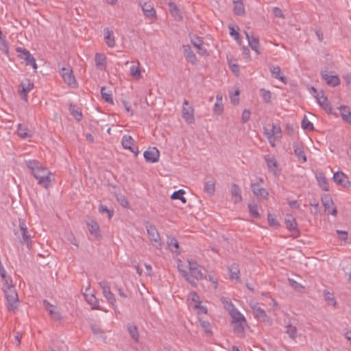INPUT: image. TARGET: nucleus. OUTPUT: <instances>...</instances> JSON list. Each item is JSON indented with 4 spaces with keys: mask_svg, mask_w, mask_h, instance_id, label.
I'll return each instance as SVG.
<instances>
[{
    "mask_svg": "<svg viewBox=\"0 0 351 351\" xmlns=\"http://www.w3.org/2000/svg\"><path fill=\"white\" fill-rule=\"evenodd\" d=\"M25 163L38 184L47 189L51 186V183L54 181V177L47 168L44 167L39 161L35 160H27Z\"/></svg>",
    "mask_w": 351,
    "mask_h": 351,
    "instance_id": "1",
    "label": "nucleus"
},
{
    "mask_svg": "<svg viewBox=\"0 0 351 351\" xmlns=\"http://www.w3.org/2000/svg\"><path fill=\"white\" fill-rule=\"evenodd\" d=\"M189 272L178 267V270L185 280L193 287L197 286V280L207 279V276L199 269V265L194 260H189Z\"/></svg>",
    "mask_w": 351,
    "mask_h": 351,
    "instance_id": "2",
    "label": "nucleus"
},
{
    "mask_svg": "<svg viewBox=\"0 0 351 351\" xmlns=\"http://www.w3.org/2000/svg\"><path fill=\"white\" fill-rule=\"evenodd\" d=\"M145 226L147 230L148 238L153 246L157 249H161L162 245V241L160 234L156 226L148 221L145 223Z\"/></svg>",
    "mask_w": 351,
    "mask_h": 351,
    "instance_id": "3",
    "label": "nucleus"
},
{
    "mask_svg": "<svg viewBox=\"0 0 351 351\" xmlns=\"http://www.w3.org/2000/svg\"><path fill=\"white\" fill-rule=\"evenodd\" d=\"M4 292L7 300V308L8 311H14L17 308V304L19 302L18 294L14 287H8L4 290Z\"/></svg>",
    "mask_w": 351,
    "mask_h": 351,
    "instance_id": "4",
    "label": "nucleus"
},
{
    "mask_svg": "<svg viewBox=\"0 0 351 351\" xmlns=\"http://www.w3.org/2000/svg\"><path fill=\"white\" fill-rule=\"evenodd\" d=\"M311 94L316 99L319 105L328 113H332V108L327 97L324 95L323 90L318 91L314 87H311Z\"/></svg>",
    "mask_w": 351,
    "mask_h": 351,
    "instance_id": "5",
    "label": "nucleus"
},
{
    "mask_svg": "<svg viewBox=\"0 0 351 351\" xmlns=\"http://www.w3.org/2000/svg\"><path fill=\"white\" fill-rule=\"evenodd\" d=\"M19 230H14L15 235L21 234L22 239L21 240V243L23 245H26L28 247L32 245V239L31 236L27 232V228L25 223V220L19 219Z\"/></svg>",
    "mask_w": 351,
    "mask_h": 351,
    "instance_id": "6",
    "label": "nucleus"
},
{
    "mask_svg": "<svg viewBox=\"0 0 351 351\" xmlns=\"http://www.w3.org/2000/svg\"><path fill=\"white\" fill-rule=\"evenodd\" d=\"M194 112L193 106L189 104L188 100L184 99L182 109V117L186 123L192 124L195 123Z\"/></svg>",
    "mask_w": 351,
    "mask_h": 351,
    "instance_id": "7",
    "label": "nucleus"
},
{
    "mask_svg": "<svg viewBox=\"0 0 351 351\" xmlns=\"http://www.w3.org/2000/svg\"><path fill=\"white\" fill-rule=\"evenodd\" d=\"M99 286L102 289V293L107 302L112 305L113 308H117L116 299L114 295L111 292L110 286L106 280L99 282Z\"/></svg>",
    "mask_w": 351,
    "mask_h": 351,
    "instance_id": "8",
    "label": "nucleus"
},
{
    "mask_svg": "<svg viewBox=\"0 0 351 351\" xmlns=\"http://www.w3.org/2000/svg\"><path fill=\"white\" fill-rule=\"evenodd\" d=\"M16 51L19 53V57L21 59L24 60L26 65L32 66L35 70L37 69L36 60L28 50L24 48L18 47L16 49Z\"/></svg>",
    "mask_w": 351,
    "mask_h": 351,
    "instance_id": "9",
    "label": "nucleus"
},
{
    "mask_svg": "<svg viewBox=\"0 0 351 351\" xmlns=\"http://www.w3.org/2000/svg\"><path fill=\"white\" fill-rule=\"evenodd\" d=\"M60 73L66 84L72 87L75 86L76 80L73 75L72 69L69 65L62 67L60 71Z\"/></svg>",
    "mask_w": 351,
    "mask_h": 351,
    "instance_id": "10",
    "label": "nucleus"
},
{
    "mask_svg": "<svg viewBox=\"0 0 351 351\" xmlns=\"http://www.w3.org/2000/svg\"><path fill=\"white\" fill-rule=\"evenodd\" d=\"M322 202L324 208L325 212H327L328 214L332 215L333 216L337 215V208L334 206V203L329 195H324L322 197Z\"/></svg>",
    "mask_w": 351,
    "mask_h": 351,
    "instance_id": "11",
    "label": "nucleus"
},
{
    "mask_svg": "<svg viewBox=\"0 0 351 351\" xmlns=\"http://www.w3.org/2000/svg\"><path fill=\"white\" fill-rule=\"evenodd\" d=\"M143 156L147 162L155 163L159 160L160 152L155 147H149L144 152Z\"/></svg>",
    "mask_w": 351,
    "mask_h": 351,
    "instance_id": "12",
    "label": "nucleus"
},
{
    "mask_svg": "<svg viewBox=\"0 0 351 351\" xmlns=\"http://www.w3.org/2000/svg\"><path fill=\"white\" fill-rule=\"evenodd\" d=\"M332 179L337 185L343 188H349L351 186L348 177L342 171H337L334 173Z\"/></svg>",
    "mask_w": 351,
    "mask_h": 351,
    "instance_id": "13",
    "label": "nucleus"
},
{
    "mask_svg": "<svg viewBox=\"0 0 351 351\" xmlns=\"http://www.w3.org/2000/svg\"><path fill=\"white\" fill-rule=\"evenodd\" d=\"M21 89L19 90V93L21 95L23 99L27 101L28 93L34 88V83L29 79H25L22 81L20 84Z\"/></svg>",
    "mask_w": 351,
    "mask_h": 351,
    "instance_id": "14",
    "label": "nucleus"
},
{
    "mask_svg": "<svg viewBox=\"0 0 351 351\" xmlns=\"http://www.w3.org/2000/svg\"><path fill=\"white\" fill-rule=\"evenodd\" d=\"M134 140L133 138L128 134H125L123 136L121 139V144L124 149H128L132 153L137 156L138 154V149L137 147H134Z\"/></svg>",
    "mask_w": 351,
    "mask_h": 351,
    "instance_id": "15",
    "label": "nucleus"
},
{
    "mask_svg": "<svg viewBox=\"0 0 351 351\" xmlns=\"http://www.w3.org/2000/svg\"><path fill=\"white\" fill-rule=\"evenodd\" d=\"M192 45L197 48V53L202 56H207L209 55L206 49L204 47V42L200 37L195 36L191 38Z\"/></svg>",
    "mask_w": 351,
    "mask_h": 351,
    "instance_id": "16",
    "label": "nucleus"
},
{
    "mask_svg": "<svg viewBox=\"0 0 351 351\" xmlns=\"http://www.w3.org/2000/svg\"><path fill=\"white\" fill-rule=\"evenodd\" d=\"M43 305L53 319L60 320L62 319V315L60 312L57 311V308L51 304L49 301L44 300Z\"/></svg>",
    "mask_w": 351,
    "mask_h": 351,
    "instance_id": "17",
    "label": "nucleus"
},
{
    "mask_svg": "<svg viewBox=\"0 0 351 351\" xmlns=\"http://www.w3.org/2000/svg\"><path fill=\"white\" fill-rule=\"evenodd\" d=\"M254 317L259 322H265L268 319V316L264 309L261 308L258 304H254L251 306Z\"/></svg>",
    "mask_w": 351,
    "mask_h": 351,
    "instance_id": "18",
    "label": "nucleus"
},
{
    "mask_svg": "<svg viewBox=\"0 0 351 351\" xmlns=\"http://www.w3.org/2000/svg\"><path fill=\"white\" fill-rule=\"evenodd\" d=\"M253 193L257 197H261L264 199H267L269 197L268 191L263 187H261L258 183H252L250 185Z\"/></svg>",
    "mask_w": 351,
    "mask_h": 351,
    "instance_id": "19",
    "label": "nucleus"
},
{
    "mask_svg": "<svg viewBox=\"0 0 351 351\" xmlns=\"http://www.w3.org/2000/svg\"><path fill=\"white\" fill-rule=\"evenodd\" d=\"M293 151L298 161L304 163L306 162V156L304 151L303 145L300 143H293Z\"/></svg>",
    "mask_w": 351,
    "mask_h": 351,
    "instance_id": "20",
    "label": "nucleus"
},
{
    "mask_svg": "<svg viewBox=\"0 0 351 351\" xmlns=\"http://www.w3.org/2000/svg\"><path fill=\"white\" fill-rule=\"evenodd\" d=\"M269 71L271 74V76L274 78L279 80L285 84H286L287 83V78L281 72V69L279 66L269 65Z\"/></svg>",
    "mask_w": 351,
    "mask_h": 351,
    "instance_id": "21",
    "label": "nucleus"
},
{
    "mask_svg": "<svg viewBox=\"0 0 351 351\" xmlns=\"http://www.w3.org/2000/svg\"><path fill=\"white\" fill-rule=\"evenodd\" d=\"M141 9L145 16L149 19L154 20L156 18V10L154 7L148 3L141 5Z\"/></svg>",
    "mask_w": 351,
    "mask_h": 351,
    "instance_id": "22",
    "label": "nucleus"
},
{
    "mask_svg": "<svg viewBox=\"0 0 351 351\" xmlns=\"http://www.w3.org/2000/svg\"><path fill=\"white\" fill-rule=\"evenodd\" d=\"M321 76L322 78L324 80L326 84H328L329 86L335 87L340 84V79L336 75H330L326 73V71H322Z\"/></svg>",
    "mask_w": 351,
    "mask_h": 351,
    "instance_id": "23",
    "label": "nucleus"
},
{
    "mask_svg": "<svg viewBox=\"0 0 351 351\" xmlns=\"http://www.w3.org/2000/svg\"><path fill=\"white\" fill-rule=\"evenodd\" d=\"M183 51L186 60L192 64H196L197 60L191 47L189 45H183Z\"/></svg>",
    "mask_w": 351,
    "mask_h": 351,
    "instance_id": "24",
    "label": "nucleus"
},
{
    "mask_svg": "<svg viewBox=\"0 0 351 351\" xmlns=\"http://www.w3.org/2000/svg\"><path fill=\"white\" fill-rule=\"evenodd\" d=\"M104 32V40L108 47L113 48L115 45V38L112 30L109 28H105Z\"/></svg>",
    "mask_w": 351,
    "mask_h": 351,
    "instance_id": "25",
    "label": "nucleus"
},
{
    "mask_svg": "<svg viewBox=\"0 0 351 351\" xmlns=\"http://www.w3.org/2000/svg\"><path fill=\"white\" fill-rule=\"evenodd\" d=\"M245 34L246 36V38L247 39L248 44L257 54L260 53L258 47H259V41L258 39L254 36H253L252 34H250L249 32H245Z\"/></svg>",
    "mask_w": 351,
    "mask_h": 351,
    "instance_id": "26",
    "label": "nucleus"
},
{
    "mask_svg": "<svg viewBox=\"0 0 351 351\" xmlns=\"http://www.w3.org/2000/svg\"><path fill=\"white\" fill-rule=\"evenodd\" d=\"M285 223L289 232H298V223L295 219L291 215H287Z\"/></svg>",
    "mask_w": 351,
    "mask_h": 351,
    "instance_id": "27",
    "label": "nucleus"
},
{
    "mask_svg": "<svg viewBox=\"0 0 351 351\" xmlns=\"http://www.w3.org/2000/svg\"><path fill=\"white\" fill-rule=\"evenodd\" d=\"M228 271L230 280H236L238 282L240 280V270L238 264L232 263L228 267Z\"/></svg>",
    "mask_w": 351,
    "mask_h": 351,
    "instance_id": "28",
    "label": "nucleus"
},
{
    "mask_svg": "<svg viewBox=\"0 0 351 351\" xmlns=\"http://www.w3.org/2000/svg\"><path fill=\"white\" fill-rule=\"evenodd\" d=\"M95 66L101 71L106 70V57L103 53H97L95 58Z\"/></svg>",
    "mask_w": 351,
    "mask_h": 351,
    "instance_id": "29",
    "label": "nucleus"
},
{
    "mask_svg": "<svg viewBox=\"0 0 351 351\" xmlns=\"http://www.w3.org/2000/svg\"><path fill=\"white\" fill-rule=\"evenodd\" d=\"M231 195L234 203H239L242 201V196L241 194V189L236 184H232L231 186Z\"/></svg>",
    "mask_w": 351,
    "mask_h": 351,
    "instance_id": "30",
    "label": "nucleus"
},
{
    "mask_svg": "<svg viewBox=\"0 0 351 351\" xmlns=\"http://www.w3.org/2000/svg\"><path fill=\"white\" fill-rule=\"evenodd\" d=\"M233 324V331L234 334L240 337L243 338L245 337V328L244 324H246V322H232Z\"/></svg>",
    "mask_w": 351,
    "mask_h": 351,
    "instance_id": "31",
    "label": "nucleus"
},
{
    "mask_svg": "<svg viewBox=\"0 0 351 351\" xmlns=\"http://www.w3.org/2000/svg\"><path fill=\"white\" fill-rule=\"evenodd\" d=\"M169 10L171 15L173 17V19L176 21H180L182 19V16L180 10L178 9L177 5L173 2H169Z\"/></svg>",
    "mask_w": 351,
    "mask_h": 351,
    "instance_id": "32",
    "label": "nucleus"
},
{
    "mask_svg": "<svg viewBox=\"0 0 351 351\" xmlns=\"http://www.w3.org/2000/svg\"><path fill=\"white\" fill-rule=\"evenodd\" d=\"M316 179L319 187L324 191H328L330 189L328 180L323 173H319L316 176Z\"/></svg>",
    "mask_w": 351,
    "mask_h": 351,
    "instance_id": "33",
    "label": "nucleus"
},
{
    "mask_svg": "<svg viewBox=\"0 0 351 351\" xmlns=\"http://www.w3.org/2000/svg\"><path fill=\"white\" fill-rule=\"evenodd\" d=\"M339 109L342 119L345 122H346L349 124H351V112L350 110L349 107L347 106H341L339 108Z\"/></svg>",
    "mask_w": 351,
    "mask_h": 351,
    "instance_id": "34",
    "label": "nucleus"
},
{
    "mask_svg": "<svg viewBox=\"0 0 351 351\" xmlns=\"http://www.w3.org/2000/svg\"><path fill=\"white\" fill-rule=\"evenodd\" d=\"M87 227L89 232L92 235L95 236V237H100L99 227L95 221L91 220L89 222H87Z\"/></svg>",
    "mask_w": 351,
    "mask_h": 351,
    "instance_id": "35",
    "label": "nucleus"
},
{
    "mask_svg": "<svg viewBox=\"0 0 351 351\" xmlns=\"http://www.w3.org/2000/svg\"><path fill=\"white\" fill-rule=\"evenodd\" d=\"M223 111V98L221 95L216 97V102L214 105L213 112L217 115H220Z\"/></svg>",
    "mask_w": 351,
    "mask_h": 351,
    "instance_id": "36",
    "label": "nucleus"
},
{
    "mask_svg": "<svg viewBox=\"0 0 351 351\" xmlns=\"http://www.w3.org/2000/svg\"><path fill=\"white\" fill-rule=\"evenodd\" d=\"M264 134L266 136L270 145L272 147H274L276 146V138L275 136V134L274 133V130L272 127L271 126L270 128H264Z\"/></svg>",
    "mask_w": 351,
    "mask_h": 351,
    "instance_id": "37",
    "label": "nucleus"
},
{
    "mask_svg": "<svg viewBox=\"0 0 351 351\" xmlns=\"http://www.w3.org/2000/svg\"><path fill=\"white\" fill-rule=\"evenodd\" d=\"M16 132L18 136L23 139L32 136V133L28 128L21 123L18 125Z\"/></svg>",
    "mask_w": 351,
    "mask_h": 351,
    "instance_id": "38",
    "label": "nucleus"
},
{
    "mask_svg": "<svg viewBox=\"0 0 351 351\" xmlns=\"http://www.w3.org/2000/svg\"><path fill=\"white\" fill-rule=\"evenodd\" d=\"M234 12L238 16L245 14V8L243 3L241 0L234 1Z\"/></svg>",
    "mask_w": 351,
    "mask_h": 351,
    "instance_id": "39",
    "label": "nucleus"
},
{
    "mask_svg": "<svg viewBox=\"0 0 351 351\" xmlns=\"http://www.w3.org/2000/svg\"><path fill=\"white\" fill-rule=\"evenodd\" d=\"M128 331L131 337L136 341L138 342L139 339L138 331L136 326L133 324H128L127 325Z\"/></svg>",
    "mask_w": 351,
    "mask_h": 351,
    "instance_id": "40",
    "label": "nucleus"
},
{
    "mask_svg": "<svg viewBox=\"0 0 351 351\" xmlns=\"http://www.w3.org/2000/svg\"><path fill=\"white\" fill-rule=\"evenodd\" d=\"M230 317L232 319V322H246V319L243 315H242L237 308L234 309L232 311L229 313Z\"/></svg>",
    "mask_w": 351,
    "mask_h": 351,
    "instance_id": "41",
    "label": "nucleus"
},
{
    "mask_svg": "<svg viewBox=\"0 0 351 351\" xmlns=\"http://www.w3.org/2000/svg\"><path fill=\"white\" fill-rule=\"evenodd\" d=\"M101 94L102 99L111 104H113L112 94L111 90H107L105 86L101 88Z\"/></svg>",
    "mask_w": 351,
    "mask_h": 351,
    "instance_id": "42",
    "label": "nucleus"
},
{
    "mask_svg": "<svg viewBox=\"0 0 351 351\" xmlns=\"http://www.w3.org/2000/svg\"><path fill=\"white\" fill-rule=\"evenodd\" d=\"M69 112L71 114L77 121H80L82 119V114L80 109L75 105L71 104L69 105Z\"/></svg>",
    "mask_w": 351,
    "mask_h": 351,
    "instance_id": "43",
    "label": "nucleus"
},
{
    "mask_svg": "<svg viewBox=\"0 0 351 351\" xmlns=\"http://www.w3.org/2000/svg\"><path fill=\"white\" fill-rule=\"evenodd\" d=\"M285 333L287 334L291 339H295L298 336V330L296 326H292L291 324H287L285 326Z\"/></svg>",
    "mask_w": 351,
    "mask_h": 351,
    "instance_id": "44",
    "label": "nucleus"
},
{
    "mask_svg": "<svg viewBox=\"0 0 351 351\" xmlns=\"http://www.w3.org/2000/svg\"><path fill=\"white\" fill-rule=\"evenodd\" d=\"M265 160L269 170L271 171H274V168L277 167V162L274 156L267 155L265 156Z\"/></svg>",
    "mask_w": 351,
    "mask_h": 351,
    "instance_id": "45",
    "label": "nucleus"
},
{
    "mask_svg": "<svg viewBox=\"0 0 351 351\" xmlns=\"http://www.w3.org/2000/svg\"><path fill=\"white\" fill-rule=\"evenodd\" d=\"M185 193L183 189H180L177 191H174L173 194L171 196V198L172 199H180L182 203H186V199L183 196V195Z\"/></svg>",
    "mask_w": 351,
    "mask_h": 351,
    "instance_id": "46",
    "label": "nucleus"
},
{
    "mask_svg": "<svg viewBox=\"0 0 351 351\" xmlns=\"http://www.w3.org/2000/svg\"><path fill=\"white\" fill-rule=\"evenodd\" d=\"M249 211L251 216L255 219H259L260 215L258 210V206L256 204H248Z\"/></svg>",
    "mask_w": 351,
    "mask_h": 351,
    "instance_id": "47",
    "label": "nucleus"
},
{
    "mask_svg": "<svg viewBox=\"0 0 351 351\" xmlns=\"http://www.w3.org/2000/svg\"><path fill=\"white\" fill-rule=\"evenodd\" d=\"M130 73L132 77L136 79H140L141 77V74L139 69V62H138V65H133L130 69Z\"/></svg>",
    "mask_w": 351,
    "mask_h": 351,
    "instance_id": "48",
    "label": "nucleus"
},
{
    "mask_svg": "<svg viewBox=\"0 0 351 351\" xmlns=\"http://www.w3.org/2000/svg\"><path fill=\"white\" fill-rule=\"evenodd\" d=\"M204 191L209 195H213L215 191V183L212 181H208L205 183Z\"/></svg>",
    "mask_w": 351,
    "mask_h": 351,
    "instance_id": "49",
    "label": "nucleus"
},
{
    "mask_svg": "<svg viewBox=\"0 0 351 351\" xmlns=\"http://www.w3.org/2000/svg\"><path fill=\"white\" fill-rule=\"evenodd\" d=\"M221 302L224 306V308L230 313L234 309L237 308L232 302L228 300V298H221Z\"/></svg>",
    "mask_w": 351,
    "mask_h": 351,
    "instance_id": "50",
    "label": "nucleus"
},
{
    "mask_svg": "<svg viewBox=\"0 0 351 351\" xmlns=\"http://www.w3.org/2000/svg\"><path fill=\"white\" fill-rule=\"evenodd\" d=\"M167 245L170 247L171 246H173L176 248V250H173V249H171L173 252L179 254V243L178 241L175 238H169L167 241Z\"/></svg>",
    "mask_w": 351,
    "mask_h": 351,
    "instance_id": "51",
    "label": "nucleus"
},
{
    "mask_svg": "<svg viewBox=\"0 0 351 351\" xmlns=\"http://www.w3.org/2000/svg\"><path fill=\"white\" fill-rule=\"evenodd\" d=\"M288 281L289 282L290 286L295 290L302 291V290L304 289V287L300 284L299 282H298L297 281H295V280L289 278Z\"/></svg>",
    "mask_w": 351,
    "mask_h": 351,
    "instance_id": "52",
    "label": "nucleus"
},
{
    "mask_svg": "<svg viewBox=\"0 0 351 351\" xmlns=\"http://www.w3.org/2000/svg\"><path fill=\"white\" fill-rule=\"evenodd\" d=\"M301 125L304 130L308 131L314 130L313 124L306 117L303 119Z\"/></svg>",
    "mask_w": 351,
    "mask_h": 351,
    "instance_id": "53",
    "label": "nucleus"
},
{
    "mask_svg": "<svg viewBox=\"0 0 351 351\" xmlns=\"http://www.w3.org/2000/svg\"><path fill=\"white\" fill-rule=\"evenodd\" d=\"M228 28H229L230 35L231 36H232L238 43H240L241 42V38H240V34H239V33L238 32L239 28L237 27V29H236L232 26H229Z\"/></svg>",
    "mask_w": 351,
    "mask_h": 351,
    "instance_id": "54",
    "label": "nucleus"
},
{
    "mask_svg": "<svg viewBox=\"0 0 351 351\" xmlns=\"http://www.w3.org/2000/svg\"><path fill=\"white\" fill-rule=\"evenodd\" d=\"M324 298L328 304H332V306H335L337 302L333 296V294L327 291L324 293Z\"/></svg>",
    "mask_w": 351,
    "mask_h": 351,
    "instance_id": "55",
    "label": "nucleus"
},
{
    "mask_svg": "<svg viewBox=\"0 0 351 351\" xmlns=\"http://www.w3.org/2000/svg\"><path fill=\"white\" fill-rule=\"evenodd\" d=\"M0 45L1 46V50L3 51L6 54L9 53V47L6 39L4 36L0 38Z\"/></svg>",
    "mask_w": 351,
    "mask_h": 351,
    "instance_id": "56",
    "label": "nucleus"
},
{
    "mask_svg": "<svg viewBox=\"0 0 351 351\" xmlns=\"http://www.w3.org/2000/svg\"><path fill=\"white\" fill-rule=\"evenodd\" d=\"M271 127L273 128L274 133L275 134L276 140L280 139L281 138V133H282L280 127L278 125L275 124V123H273L271 125Z\"/></svg>",
    "mask_w": 351,
    "mask_h": 351,
    "instance_id": "57",
    "label": "nucleus"
},
{
    "mask_svg": "<svg viewBox=\"0 0 351 351\" xmlns=\"http://www.w3.org/2000/svg\"><path fill=\"white\" fill-rule=\"evenodd\" d=\"M188 300H189V301L193 302H195V304L201 303V302H200V300H199V295H197V293L196 292H195V291L191 292V293L189 295Z\"/></svg>",
    "mask_w": 351,
    "mask_h": 351,
    "instance_id": "58",
    "label": "nucleus"
},
{
    "mask_svg": "<svg viewBox=\"0 0 351 351\" xmlns=\"http://www.w3.org/2000/svg\"><path fill=\"white\" fill-rule=\"evenodd\" d=\"M86 301L88 302V304L93 306V309L96 308L95 305L98 302H97V298H95V296L94 295L92 294L90 295H86Z\"/></svg>",
    "mask_w": 351,
    "mask_h": 351,
    "instance_id": "59",
    "label": "nucleus"
},
{
    "mask_svg": "<svg viewBox=\"0 0 351 351\" xmlns=\"http://www.w3.org/2000/svg\"><path fill=\"white\" fill-rule=\"evenodd\" d=\"M200 325L206 333H211V326L208 321H200Z\"/></svg>",
    "mask_w": 351,
    "mask_h": 351,
    "instance_id": "60",
    "label": "nucleus"
},
{
    "mask_svg": "<svg viewBox=\"0 0 351 351\" xmlns=\"http://www.w3.org/2000/svg\"><path fill=\"white\" fill-rule=\"evenodd\" d=\"M99 211L101 213H106L108 215V218H111L113 214V211L110 210L106 206H104L102 204L99 205Z\"/></svg>",
    "mask_w": 351,
    "mask_h": 351,
    "instance_id": "61",
    "label": "nucleus"
},
{
    "mask_svg": "<svg viewBox=\"0 0 351 351\" xmlns=\"http://www.w3.org/2000/svg\"><path fill=\"white\" fill-rule=\"evenodd\" d=\"M250 111L248 110H244L242 113L241 120L243 123L247 122L250 119Z\"/></svg>",
    "mask_w": 351,
    "mask_h": 351,
    "instance_id": "62",
    "label": "nucleus"
},
{
    "mask_svg": "<svg viewBox=\"0 0 351 351\" xmlns=\"http://www.w3.org/2000/svg\"><path fill=\"white\" fill-rule=\"evenodd\" d=\"M261 91L263 92L262 93V97L263 99V100L268 103L270 101V99H271V93L269 90H264V89H262Z\"/></svg>",
    "mask_w": 351,
    "mask_h": 351,
    "instance_id": "63",
    "label": "nucleus"
},
{
    "mask_svg": "<svg viewBox=\"0 0 351 351\" xmlns=\"http://www.w3.org/2000/svg\"><path fill=\"white\" fill-rule=\"evenodd\" d=\"M194 308L198 310V313L206 314L208 312L206 307L202 306L201 303L195 304Z\"/></svg>",
    "mask_w": 351,
    "mask_h": 351,
    "instance_id": "64",
    "label": "nucleus"
}]
</instances>
